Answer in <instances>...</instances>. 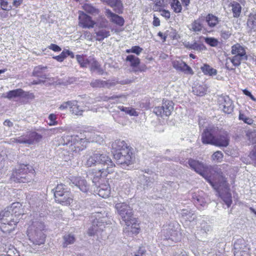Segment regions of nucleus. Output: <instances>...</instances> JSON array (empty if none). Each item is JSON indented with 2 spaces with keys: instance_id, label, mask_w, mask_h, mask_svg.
<instances>
[{
  "instance_id": "59",
  "label": "nucleus",
  "mask_w": 256,
  "mask_h": 256,
  "mask_svg": "<svg viewBox=\"0 0 256 256\" xmlns=\"http://www.w3.org/2000/svg\"><path fill=\"white\" fill-rule=\"evenodd\" d=\"M17 143L28 144V136H21L16 138Z\"/></svg>"
},
{
  "instance_id": "51",
  "label": "nucleus",
  "mask_w": 256,
  "mask_h": 256,
  "mask_svg": "<svg viewBox=\"0 0 256 256\" xmlns=\"http://www.w3.org/2000/svg\"><path fill=\"white\" fill-rule=\"evenodd\" d=\"M29 204L30 206L32 208H38L42 204V200L38 198L36 196H32V198L30 200Z\"/></svg>"
},
{
  "instance_id": "54",
  "label": "nucleus",
  "mask_w": 256,
  "mask_h": 256,
  "mask_svg": "<svg viewBox=\"0 0 256 256\" xmlns=\"http://www.w3.org/2000/svg\"><path fill=\"white\" fill-rule=\"evenodd\" d=\"M118 99L120 100V102L123 103L126 100V96L124 94H120L119 96H105L104 98V100H110Z\"/></svg>"
},
{
  "instance_id": "3",
  "label": "nucleus",
  "mask_w": 256,
  "mask_h": 256,
  "mask_svg": "<svg viewBox=\"0 0 256 256\" xmlns=\"http://www.w3.org/2000/svg\"><path fill=\"white\" fill-rule=\"evenodd\" d=\"M97 164H102L106 166L105 169L108 173L112 172L113 168L115 166L114 164L110 158L106 154H101L98 152H94L92 156L86 158L84 164L87 167L94 166Z\"/></svg>"
},
{
  "instance_id": "35",
  "label": "nucleus",
  "mask_w": 256,
  "mask_h": 256,
  "mask_svg": "<svg viewBox=\"0 0 256 256\" xmlns=\"http://www.w3.org/2000/svg\"><path fill=\"white\" fill-rule=\"evenodd\" d=\"M231 52L234 55L247 56L245 48L240 44H236L232 46Z\"/></svg>"
},
{
  "instance_id": "45",
  "label": "nucleus",
  "mask_w": 256,
  "mask_h": 256,
  "mask_svg": "<svg viewBox=\"0 0 256 256\" xmlns=\"http://www.w3.org/2000/svg\"><path fill=\"white\" fill-rule=\"evenodd\" d=\"M107 174L108 173L106 172V170L105 169V168H102V170H100L98 172H96L94 175L92 182L96 184V183L98 182L100 178L106 176Z\"/></svg>"
},
{
  "instance_id": "23",
  "label": "nucleus",
  "mask_w": 256,
  "mask_h": 256,
  "mask_svg": "<svg viewBox=\"0 0 256 256\" xmlns=\"http://www.w3.org/2000/svg\"><path fill=\"white\" fill-rule=\"evenodd\" d=\"M15 220L14 215L11 213V211L8 210V207L0 212V223L8 222Z\"/></svg>"
},
{
  "instance_id": "10",
  "label": "nucleus",
  "mask_w": 256,
  "mask_h": 256,
  "mask_svg": "<svg viewBox=\"0 0 256 256\" xmlns=\"http://www.w3.org/2000/svg\"><path fill=\"white\" fill-rule=\"evenodd\" d=\"M234 256H250V248L242 239H238L234 243Z\"/></svg>"
},
{
  "instance_id": "58",
  "label": "nucleus",
  "mask_w": 256,
  "mask_h": 256,
  "mask_svg": "<svg viewBox=\"0 0 256 256\" xmlns=\"http://www.w3.org/2000/svg\"><path fill=\"white\" fill-rule=\"evenodd\" d=\"M0 2L1 8L3 10L8 11L12 9V6L6 0H2Z\"/></svg>"
},
{
  "instance_id": "38",
  "label": "nucleus",
  "mask_w": 256,
  "mask_h": 256,
  "mask_svg": "<svg viewBox=\"0 0 256 256\" xmlns=\"http://www.w3.org/2000/svg\"><path fill=\"white\" fill-rule=\"evenodd\" d=\"M65 192H70L66 188L65 186L62 184H58L55 188L54 192V196L55 200L61 198L63 194H65Z\"/></svg>"
},
{
  "instance_id": "9",
  "label": "nucleus",
  "mask_w": 256,
  "mask_h": 256,
  "mask_svg": "<svg viewBox=\"0 0 256 256\" xmlns=\"http://www.w3.org/2000/svg\"><path fill=\"white\" fill-rule=\"evenodd\" d=\"M174 110V103L168 100H163L161 106H156L153 112L158 116H168L171 114Z\"/></svg>"
},
{
  "instance_id": "63",
  "label": "nucleus",
  "mask_w": 256,
  "mask_h": 256,
  "mask_svg": "<svg viewBox=\"0 0 256 256\" xmlns=\"http://www.w3.org/2000/svg\"><path fill=\"white\" fill-rule=\"evenodd\" d=\"M231 32L230 30H222L221 31V36L224 40L228 39L231 36Z\"/></svg>"
},
{
  "instance_id": "27",
  "label": "nucleus",
  "mask_w": 256,
  "mask_h": 256,
  "mask_svg": "<svg viewBox=\"0 0 256 256\" xmlns=\"http://www.w3.org/2000/svg\"><path fill=\"white\" fill-rule=\"evenodd\" d=\"M28 144H33L40 142L42 136L36 132H30L27 134Z\"/></svg>"
},
{
  "instance_id": "53",
  "label": "nucleus",
  "mask_w": 256,
  "mask_h": 256,
  "mask_svg": "<svg viewBox=\"0 0 256 256\" xmlns=\"http://www.w3.org/2000/svg\"><path fill=\"white\" fill-rule=\"evenodd\" d=\"M204 42L206 44L212 47H216L219 44V42L216 38L212 37L205 38Z\"/></svg>"
},
{
  "instance_id": "15",
  "label": "nucleus",
  "mask_w": 256,
  "mask_h": 256,
  "mask_svg": "<svg viewBox=\"0 0 256 256\" xmlns=\"http://www.w3.org/2000/svg\"><path fill=\"white\" fill-rule=\"evenodd\" d=\"M105 14L111 22L119 26H124V20L122 16L112 12L110 9L106 10Z\"/></svg>"
},
{
  "instance_id": "44",
  "label": "nucleus",
  "mask_w": 256,
  "mask_h": 256,
  "mask_svg": "<svg viewBox=\"0 0 256 256\" xmlns=\"http://www.w3.org/2000/svg\"><path fill=\"white\" fill-rule=\"evenodd\" d=\"M194 94L198 96H203L206 94V88L205 86L197 85L192 88Z\"/></svg>"
},
{
  "instance_id": "42",
  "label": "nucleus",
  "mask_w": 256,
  "mask_h": 256,
  "mask_svg": "<svg viewBox=\"0 0 256 256\" xmlns=\"http://www.w3.org/2000/svg\"><path fill=\"white\" fill-rule=\"evenodd\" d=\"M96 40L102 41L110 36V32L106 29H100L96 32Z\"/></svg>"
},
{
  "instance_id": "33",
  "label": "nucleus",
  "mask_w": 256,
  "mask_h": 256,
  "mask_svg": "<svg viewBox=\"0 0 256 256\" xmlns=\"http://www.w3.org/2000/svg\"><path fill=\"white\" fill-rule=\"evenodd\" d=\"M46 68V66H36L32 72V76L42 79H46L47 78V76L43 72Z\"/></svg>"
},
{
  "instance_id": "62",
  "label": "nucleus",
  "mask_w": 256,
  "mask_h": 256,
  "mask_svg": "<svg viewBox=\"0 0 256 256\" xmlns=\"http://www.w3.org/2000/svg\"><path fill=\"white\" fill-rule=\"evenodd\" d=\"M53 58L59 62H63L64 60L66 58V54H64V50L61 52V54L60 55L54 56Z\"/></svg>"
},
{
  "instance_id": "34",
  "label": "nucleus",
  "mask_w": 256,
  "mask_h": 256,
  "mask_svg": "<svg viewBox=\"0 0 256 256\" xmlns=\"http://www.w3.org/2000/svg\"><path fill=\"white\" fill-rule=\"evenodd\" d=\"M98 194L104 198L109 196L110 194V188L108 185L101 184L97 189Z\"/></svg>"
},
{
  "instance_id": "30",
  "label": "nucleus",
  "mask_w": 256,
  "mask_h": 256,
  "mask_svg": "<svg viewBox=\"0 0 256 256\" xmlns=\"http://www.w3.org/2000/svg\"><path fill=\"white\" fill-rule=\"evenodd\" d=\"M88 66L91 72H96L98 74L100 75L103 74L104 70L94 58L92 57Z\"/></svg>"
},
{
  "instance_id": "16",
  "label": "nucleus",
  "mask_w": 256,
  "mask_h": 256,
  "mask_svg": "<svg viewBox=\"0 0 256 256\" xmlns=\"http://www.w3.org/2000/svg\"><path fill=\"white\" fill-rule=\"evenodd\" d=\"M173 67L176 70L183 72L186 74H193L192 68L182 60H175L172 63Z\"/></svg>"
},
{
  "instance_id": "43",
  "label": "nucleus",
  "mask_w": 256,
  "mask_h": 256,
  "mask_svg": "<svg viewBox=\"0 0 256 256\" xmlns=\"http://www.w3.org/2000/svg\"><path fill=\"white\" fill-rule=\"evenodd\" d=\"M181 214L182 218L186 221L191 222L194 220L196 218V216L194 214L187 210H182Z\"/></svg>"
},
{
  "instance_id": "49",
  "label": "nucleus",
  "mask_w": 256,
  "mask_h": 256,
  "mask_svg": "<svg viewBox=\"0 0 256 256\" xmlns=\"http://www.w3.org/2000/svg\"><path fill=\"white\" fill-rule=\"evenodd\" d=\"M64 242L63 243V247L66 248L68 244H71L74 243L75 241V238L73 235L70 234H66L64 236Z\"/></svg>"
},
{
  "instance_id": "11",
  "label": "nucleus",
  "mask_w": 256,
  "mask_h": 256,
  "mask_svg": "<svg viewBox=\"0 0 256 256\" xmlns=\"http://www.w3.org/2000/svg\"><path fill=\"white\" fill-rule=\"evenodd\" d=\"M220 108L226 114H231L234 108L233 102L227 96H220L218 98Z\"/></svg>"
},
{
  "instance_id": "32",
  "label": "nucleus",
  "mask_w": 256,
  "mask_h": 256,
  "mask_svg": "<svg viewBox=\"0 0 256 256\" xmlns=\"http://www.w3.org/2000/svg\"><path fill=\"white\" fill-rule=\"evenodd\" d=\"M230 62L232 64L233 66L236 67L240 66L242 62L246 61L248 60V56L242 55H234L232 58H228Z\"/></svg>"
},
{
  "instance_id": "52",
  "label": "nucleus",
  "mask_w": 256,
  "mask_h": 256,
  "mask_svg": "<svg viewBox=\"0 0 256 256\" xmlns=\"http://www.w3.org/2000/svg\"><path fill=\"white\" fill-rule=\"evenodd\" d=\"M192 199L194 200V202L196 204L204 206L206 204L205 199L200 195H197L196 194L193 195Z\"/></svg>"
},
{
  "instance_id": "6",
  "label": "nucleus",
  "mask_w": 256,
  "mask_h": 256,
  "mask_svg": "<svg viewBox=\"0 0 256 256\" xmlns=\"http://www.w3.org/2000/svg\"><path fill=\"white\" fill-rule=\"evenodd\" d=\"M100 214L93 216L95 218L92 220V226L88 228V234L90 236L98 234L104 230L105 224H107L106 216L101 217Z\"/></svg>"
},
{
  "instance_id": "18",
  "label": "nucleus",
  "mask_w": 256,
  "mask_h": 256,
  "mask_svg": "<svg viewBox=\"0 0 256 256\" xmlns=\"http://www.w3.org/2000/svg\"><path fill=\"white\" fill-rule=\"evenodd\" d=\"M71 182L72 186H76L83 192H86L88 189L86 182L80 177L74 178L71 180Z\"/></svg>"
},
{
  "instance_id": "26",
  "label": "nucleus",
  "mask_w": 256,
  "mask_h": 256,
  "mask_svg": "<svg viewBox=\"0 0 256 256\" xmlns=\"http://www.w3.org/2000/svg\"><path fill=\"white\" fill-rule=\"evenodd\" d=\"M248 30L252 32H256V14H250L247 20Z\"/></svg>"
},
{
  "instance_id": "57",
  "label": "nucleus",
  "mask_w": 256,
  "mask_h": 256,
  "mask_svg": "<svg viewBox=\"0 0 256 256\" xmlns=\"http://www.w3.org/2000/svg\"><path fill=\"white\" fill-rule=\"evenodd\" d=\"M239 120L244 121V122L248 124L251 125L253 124L254 120L251 118L246 116L244 114L241 112L239 114Z\"/></svg>"
},
{
  "instance_id": "20",
  "label": "nucleus",
  "mask_w": 256,
  "mask_h": 256,
  "mask_svg": "<svg viewBox=\"0 0 256 256\" xmlns=\"http://www.w3.org/2000/svg\"><path fill=\"white\" fill-rule=\"evenodd\" d=\"M112 152L114 155V153L122 152V150L130 149L124 140H116L113 142L112 144Z\"/></svg>"
},
{
  "instance_id": "5",
  "label": "nucleus",
  "mask_w": 256,
  "mask_h": 256,
  "mask_svg": "<svg viewBox=\"0 0 256 256\" xmlns=\"http://www.w3.org/2000/svg\"><path fill=\"white\" fill-rule=\"evenodd\" d=\"M118 214L126 226H130L132 221H134L133 218L132 209L126 202L118 203L115 206Z\"/></svg>"
},
{
  "instance_id": "2",
  "label": "nucleus",
  "mask_w": 256,
  "mask_h": 256,
  "mask_svg": "<svg viewBox=\"0 0 256 256\" xmlns=\"http://www.w3.org/2000/svg\"><path fill=\"white\" fill-rule=\"evenodd\" d=\"M34 170L30 164H20L12 171L11 180L16 182H28L33 179Z\"/></svg>"
},
{
  "instance_id": "64",
  "label": "nucleus",
  "mask_w": 256,
  "mask_h": 256,
  "mask_svg": "<svg viewBox=\"0 0 256 256\" xmlns=\"http://www.w3.org/2000/svg\"><path fill=\"white\" fill-rule=\"evenodd\" d=\"M146 250L144 248L140 247L138 250L135 252L134 256H146Z\"/></svg>"
},
{
  "instance_id": "29",
  "label": "nucleus",
  "mask_w": 256,
  "mask_h": 256,
  "mask_svg": "<svg viewBox=\"0 0 256 256\" xmlns=\"http://www.w3.org/2000/svg\"><path fill=\"white\" fill-rule=\"evenodd\" d=\"M204 22V16H200L198 18L194 20L191 24V28L190 30L196 32H200L203 26L202 22Z\"/></svg>"
},
{
  "instance_id": "56",
  "label": "nucleus",
  "mask_w": 256,
  "mask_h": 256,
  "mask_svg": "<svg viewBox=\"0 0 256 256\" xmlns=\"http://www.w3.org/2000/svg\"><path fill=\"white\" fill-rule=\"evenodd\" d=\"M223 154L220 151H216L214 153L212 156V158L214 160H216L217 162H220L222 161L223 158Z\"/></svg>"
},
{
  "instance_id": "1",
  "label": "nucleus",
  "mask_w": 256,
  "mask_h": 256,
  "mask_svg": "<svg viewBox=\"0 0 256 256\" xmlns=\"http://www.w3.org/2000/svg\"><path fill=\"white\" fill-rule=\"evenodd\" d=\"M190 168L204 178L210 185L218 190L226 182L222 172L218 167L207 165L202 162L190 158L188 160Z\"/></svg>"
},
{
  "instance_id": "17",
  "label": "nucleus",
  "mask_w": 256,
  "mask_h": 256,
  "mask_svg": "<svg viewBox=\"0 0 256 256\" xmlns=\"http://www.w3.org/2000/svg\"><path fill=\"white\" fill-rule=\"evenodd\" d=\"M102 2L106 4L114 10L118 14H122L123 10V4L121 0H100Z\"/></svg>"
},
{
  "instance_id": "31",
  "label": "nucleus",
  "mask_w": 256,
  "mask_h": 256,
  "mask_svg": "<svg viewBox=\"0 0 256 256\" xmlns=\"http://www.w3.org/2000/svg\"><path fill=\"white\" fill-rule=\"evenodd\" d=\"M184 44L186 48L189 50H194L200 52L206 50V47L204 44H199L195 41L192 43L186 42L184 43Z\"/></svg>"
},
{
  "instance_id": "60",
  "label": "nucleus",
  "mask_w": 256,
  "mask_h": 256,
  "mask_svg": "<svg viewBox=\"0 0 256 256\" xmlns=\"http://www.w3.org/2000/svg\"><path fill=\"white\" fill-rule=\"evenodd\" d=\"M250 156L254 166L256 167V144L254 146V150L250 153Z\"/></svg>"
},
{
  "instance_id": "12",
  "label": "nucleus",
  "mask_w": 256,
  "mask_h": 256,
  "mask_svg": "<svg viewBox=\"0 0 256 256\" xmlns=\"http://www.w3.org/2000/svg\"><path fill=\"white\" fill-rule=\"evenodd\" d=\"M218 134L216 135L214 146H217L226 147L229 144L230 138L227 131L222 128H218Z\"/></svg>"
},
{
  "instance_id": "37",
  "label": "nucleus",
  "mask_w": 256,
  "mask_h": 256,
  "mask_svg": "<svg viewBox=\"0 0 256 256\" xmlns=\"http://www.w3.org/2000/svg\"><path fill=\"white\" fill-rule=\"evenodd\" d=\"M92 57L86 58L83 55H76V59L81 68H87L89 66Z\"/></svg>"
},
{
  "instance_id": "22",
  "label": "nucleus",
  "mask_w": 256,
  "mask_h": 256,
  "mask_svg": "<svg viewBox=\"0 0 256 256\" xmlns=\"http://www.w3.org/2000/svg\"><path fill=\"white\" fill-rule=\"evenodd\" d=\"M28 96V92H25L21 88L10 90L6 93V96H4L9 100H11L18 97H26Z\"/></svg>"
},
{
  "instance_id": "4",
  "label": "nucleus",
  "mask_w": 256,
  "mask_h": 256,
  "mask_svg": "<svg viewBox=\"0 0 256 256\" xmlns=\"http://www.w3.org/2000/svg\"><path fill=\"white\" fill-rule=\"evenodd\" d=\"M44 225L43 222L39 221L33 222L28 229V236L29 240L33 244L40 245L44 242L45 236L42 232Z\"/></svg>"
},
{
  "instance_id": "7",
  "label": "nucleus",
  "mask_w": 256,
  "mask_h": 256,
  "mask_svg": "<svg viewBox=\"0 0 256 256\" xmlns=\"http://www.w3.org/2000/svg\"><path fill=\"white\" fill-rule=\"evenodd\" d=\"M114 156L118 164L128 166L132 163V153L130 149L122 150V152L114 153Z\"/></svg>"
},
{
  "instance_id": "47",
  "label": "nucleus",
  "mask_w": 256,
  "mask_h": 256,
  "mask_svg": "<svg viewBox=\"0 0 256 256\" xmlns=\"http://www.w3.org/2000/svg\"><path fill=\"white\" fill-rule=\"evenodd\" d=\"M170 6L176 13L182 12V6L178 0H171Z\"/></svg>"
},
{
  "instance_id": "8",
  "label": "nucleus",
  "mask_w": 256,
  "mask_h": 256,
  "mask_svg": "<svg viewBox=\"0 0 256 256\" xmlns=\"http://www.w3.org/2000/svg\"><path fill=\"white\" fill-rule=\"evenodd\" d=\"M218 127L209 126L202 134V140L204 144H210L214 146L216 135L218 134Z\"/></svg>"
},
{
  "instance_id": "19",
  "label": "nucleus",
  "mask_w": 256,
  "mask_h": 256,
  "mask_svg": "<svg viewBox=\"0 0 256 256\" xmlns=\"http://www.w3.org/2000/svg\"><path fill=\"white\" fill-rule=\"evenodd\" d=\"M18 222V219L16 218L15 220L0 223V228L4 233L10 234L14 230Z\"/></svg>"
},
{
  "instance_id": "55",
  "label": "nucleus",
  "mask_w": 256,
  "mask_h": 256,
  "mask_svg": "<svg viewBox=\"0 0 256 256\" xmlns=\"http://www.w3.org/2000/svg\"><path fill=\"white\" fill-rule=\"evenodd\" d=\"M89 138L90 140L92 142H96L100 144L103 141L102 137L95 132L91 133Z\"/></svg>"
},
{
  "instance_id": "28",
  "label": "nucleus",
  "mask_w": 256,
  "mask_h": 256,
  "mask_svg": "<svg viewBox=\"0 0 256 256\" xmlns=\"http://www.w3.org/2000/svg\"><path fill=\"white\" fill-rule=\"evenodd\" d=\"M56 201L64 206L70 205L72 201L70 192H65V194H63L62 196H61V198L56 199Z\"/></svg>"
},
{
  "instance_id": "40",
  "label": "nucleus",
  "mask_w": 256,
  "mask_h": 256,
  "mask_svg": "<svg viewBox=\"0 0 256 256\" xmlns=\"http://www.w3.org/2000/svg\"><path fill=\"white\" fill-rule=\"evenodd\" d=\"M83 8L87 13L94 16H98L100 12L98 8L88 4H84Z\"/></svg>"
},
{
  "instance_id": "50",
  "label": "nucleus",
  "mask_w": 256,
  "mask_h": 256,
  "mask_svg": "<svg viewBox=\"0 0 256 256\" xmlns=\"http://www.w3.org/2000/svg\"><path fill=\"white\" fill-rule=\"evenodd\" d=\"M232 11L234 18H238L240 13L242 7L240 4L238 2H234L232 5Z\"/></svg>"
},
{
  "instance_id": "24",
  "label": "nucleus",
  "mask_w": 256,
  "mask_h": 256,
  "mask_svg": "<svg viewBox=\"0 0 256 256\" xmlns=\"http://www.w3.org/2000/svg\"><path fill=\"white\" fill-rule=\"evenodd\" d=\"M92 88H110L116 86L114 82H110L109 81H105L100 80H93L90 84Z\"/></svg>"
},
{
  "instance_id": "25",
  "label": "nucleus",
  "mask_w": 256,
  "mask_h": 256,
  "mask_svg": "<svg viewBox=\"0 0 256 256\" xmlns=\"http://www.w3.org/2000/svg\"><path fill=\"white\" fill-rule=\"evenodd\" d=\"M8 210L11 211L15 218H18L19 220V217L23 214L22 204L20 202H14L10 206L8 207Z\"/></svg>"
},
{
  "instance_id": "21",
  "label": "nucleus",
  "mask_w": 256,
  "mask_h": 256,
  "mask_svg": "<svg viewBox=\"0 0 256 256\" xmlns=\"http://www.w3.org/2000/svg\"><path fill=\"white\" fill-rule=\"evenodd\" d=\"M204 20L210 28L216 27L220 22V20L212 14H208L206 16H204Z\"/></svg>"
},
{
  "instance_id": "48",
  "label": "nucleus",
  "mask_w": 256,
  "mask_h": 256,
  "mask_svg": "<svg viewBox=\"0 0 256 256\" xmlns=\"http://www.w3.org/2000/svg\"><path fill=\"white\" fill-rule=\"evenodd\" d=\"M210 230V226L206 222H202L200 226L196 230L197 234H205Z\"/></svg>"
},
{
  "instance_id": "36",
  "label": "nucleus",
  "mask_w": 256,
  "mask_h": 256,
  "mask_svg": "<svg viewBox=\"0 0 256 256\" xmlns=\"http://www.w3.org/2000/svg\"><path fill=\"white\" fill-rule=\"evenodd\" d=\"M72 103L70 107V111L72 114L76 116H82L84 110L82 106L78 104V102L75 100H72Z\"/></svg>"
},
{
  "instance_id": "41",
  "label": "nucleus",
  "mask_w": 256,
  "mask_h": 256,
  "mask_svg": "<svg viewBox=\"0 0 256 256\" xmlns=\"http://www.w3.org/2000/svg\"><path fill=\"white\" fill-rule=\"evenodd\" d=\"M132 223H130V226H126L124 230V232H130L132 234H137L139 232V228L138 227V225L136 223V220L134 218V221L132 222Z\"/></svg>"
},
{
  "instance_id": "61",
  "label": "nucleus",
  "mask_w": 256,
  "mask_h": 256,
  "mask_svg": "<svg viewBox=\"0 0 256 256\" xmlns=\"http://www.w3.org/2000/svg\"><path fill=\"white\" fill-rule=\"evenodd\" d=\"M56 116L54 114H50L48 116V119L50 120V122L48 123L50 126H54L58 124V122L56 120Z\"/></svg>"
},
{
  "instance_id": "39",
  "label": "nucleus",
  "mask_w": 256,
  "mask_h": 256,
  "mask_svg": "<svg viewBox=\"0 0 256 256\" xmlns=\"http://www.w3.org/2000/svg\"><path fill=\"white\" fill-rule=\"evenodd\" d=\"M126 61L130 62V66L134 68L133 71L136 72L137 70L134 69V68L136 67L140 63V59L134 55H128L126 58Z\"/></svg>"
},
{
  "instance_id": "13",
  "label": "nucleus",
  "mask_w": 256,
  "mask_h": 256,
  "mask_svg": "<svg viewBox=\"0 0 256 256\" xmlns=\"http://www.w3.org/2000/svg\"><path fill=\"white\" fill-rule=\"evenodd\" d=\"M178 224L170 223L166 229H164V232L166 233V238L171 239L172 240H178Z\"/></svg>"
},
{
  "instance_id": "46",
  "label": "nucleus",
  "mask_w": 256,
  "mask_h": 256,
  "mask_svg": "<svg viewBox=\"0 0 256 256\" xmlns=\"http://www.w3.org/2000/svg\"><path fill=\"white\" fill-rule=\"evenodd\" d=\"M202 72L204 74H208L209 76H215L217 74L216 70L212 68L209 65L205 64L201 68Z\"/></svg>"
},
{
  "instance_id": "14",
  "label": "nucleus",
  "mask_w": 256,
  "mask_h": 256,
  "mask_svg": "<svg viewBox=\"0 0 256 256\" xmlns=\"http://www.w3.org/2000/svg\"><path fill=\"white\" fill-rule=\"evenodd\" d=\"M79 25L83 28H92L95 22L92 20V18L84 12L79 15Z\"/></svg>"
}]
</instances>
